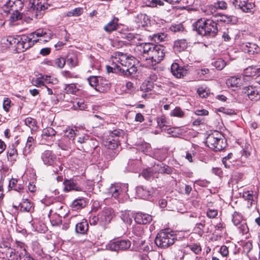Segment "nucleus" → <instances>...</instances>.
<instances>
[{
	"instance_id": "nucleus-1",
	"label": "nucleus",
	"mask_w": 260,
	"mask_h": 260,
	"mask_svg": "<svg viewBox=\"0 0 260 260\" xmlns=\"http://www.w3.org/2000/svg\"><path fill=\"white\" fill-rule=\"evenodd\" d=\"M111 71L114 73H122L126 76L136 73L137 67L134 64V57L121 52H116L111 57Z\"/></svg>"
},
{
	"instance_id": "nucleus-2",
	"label": "nucleus",
	"mask_w": 260,
	"mask_h": 260,
	"mask_svg": "<svg viewBox=\"0 0 260 260\" xmlns=\"http://www.w3.org/2000/svg\"><path fill=\"white\" fill-rule=\"evenodd\" d=\"M197 30L202 36L212 35L214 36L218 31L216 23L212 19H201L197 23Z\"/></svg>"
},
{
	"instance_id": "nucleus-3",
	"label": "nucleus",
	"mask_w": 260,
	"mask_h": 260,
	"mask_svg": "<svg viewBox=\"0 0 260 260\" xmlns=\"http://www.w3.org/2000/svg\"><path fill=\"white\" fill-rule=\"evenodd\" d=\"M207 145L210 148L220 151L225 147L226 143L222 135L217 132L210 134L206 139Z\"/></svg>"
},
{
	"instance_id": "nucleus-4",
	"label": "nucleus",
	"mask_w": 260,
	"mask_h": 260,
	"mask_svg": "<svg viewBox=\"0 0 260 260\" xmlns=\"http://www.w3.org/2000/svg\"><path fill=\"white\" fill-rule=\"evenodd\" d=\"M165 48L160 45L152 44L147 62L149 66H153L161 61L165 56Z\"/></svg>"
},
{
	"instance_id": "nucleus-5",
	"label": "nucleus",
	"mask_w": 260,
	"mask_h": 260,
	"mask_svg": "<svg viewBox=\"0 0 260 260\" xmlns=\"http://www.w3.org/2000/svg\"><path fill=\"white\" fill-rule=\"evenodd\" d=\"M175 240L174 236L167 230H165L157 234L155 243L158 247L165 248L173 245L175 242Z\"/></svg>"
},
{
	"instance_id": "nucleus-6",
	"label": "nucleus",
	"mask_w": 260,
	"mask_h": 260,
	"mask_svg": "<svg viewBox=\"0 0 260 260\" xmlns=\"http://www.w3.org/2000/svg\"><path fill=\"white\" fill-rule=\"evenodd\" d=\"M152 44L146 43L136 45L135 48L136 55L142 61H146L147 63Z\"/></svg>"
},
{
	"instance_id": "nucleus-7",
	"label": "nucleus",
	"mask_w": 260,
	"mask_h": 260,
	"mask_svg": "<svg viewBox=\"0 0 260 260\" xmlns=\"http://www.w3.org/2000/svg\"><path fill=\"white\" fill-rule=\"evenodd\" d=\"M38 41L36 40L35 37L30 36V34L29 36H22L18 41L17 47L21 51H24L32 46Z\"/></svg>"
},
{
	"instance_id": "nucleus-8",
	"label": "nucleus",
	"mask_w": 260,
	"mask_h": 260,
	"mask_svg": "<svg viewBox=\"0 0 260 260\" xmlns=\"http://www.w3.org/2000/svg\"><path fill=\"white\" fill-rule=\"evenodd\" d=\"M232 221L235 225L238 226L243 234L248 232L249 229L243 220L242 215L238 212H235L233 214Z\"/></svg>"
},
{
	"instance_id": "nucleus-9",
	"label": "nucleus",
	"mask_w": 260,
	"mask_h": 260,
	"mask_svg": "<svg viewBox=\"0 0 260 260\" xmlns=\"http://www.w3.org/2000/svg\"><path fill=\"white\" fill-rule=\"evenodd\" d=\"M231 1L236 8L240 9L245 13L251 12L254 7V4L252 2H248L247 0Z\"/></svg>"
},
{
	"instance_id": "nucleus-10",
	"label": "nucleus",
	"mask_w": 260,
	"mask_h": 260,
	"mask_svg": "<svg viewBox=\"0 0 260 260\" xmlns=\"http://www.w3.org/2000/svg\"><path fill=\"white\" fill-rule=\"evenodd\" d=\"M49 5L47 4L46 0H32L31 7L34 11H36V16H42L41 11L48 9Z\"/></svg>"
},
{
	"instance_id": "nucleus-11",
	"label": "nucleus",
	"mask_w": 260,
	"mask_h": 260,
	"mask_svg": "<svg viewBox=\"0 0 260 260\" xmlns=\"http://www.w3.org/2000/svg\"><path fill=\"white\" fill-rule=\"evenodd\" d=\"M131 246V242L128 240H119L112 242L109 244V248L112 251L126 250Z\"/></svg>"
},
{
	"instance_id": "nucleus-12",
	"label": "nucleus",
	"mask_w": 260,
	"mask_h": 260,
	"mask_svg": "<svg viewBox=\"0 0 260 260\" xmlns=\"http://www.w3.org/2000/svg\"><path fill=\"white\" fill-rule=\"evenodd\" d=\"M241 49L249 55H253L260 52V48L255 43L246 42L241 44Z\"/></svg>"
},
{
	"instance_id": "nucleus-13",
	"label": "nucleus",
	"mask_w": 260,
	"mask_h": 260,
	"mask_svg": "<svg viewBox=\"0 0 260 260\" xmlns=\"http://www.w3.org/2000/svg\"><path fill=\"white\" fill-rule=\"evenodd\" d=\"M243 92L250 100L257 101L260 99V94L255 87H245Z\"/></svg>"
},
{
	"instance_id": "nucleus-14",
	"label": "nucleus",
	"mask_w": 260,
	"mask_h": 260,
	"mask_svg": "<svg viewBox=\"0 0 260 260\" xmlns=\"http://www.w3.org/2000/svg\"><path fill=\"white\" fill-rule=\"evenodd\" d=\"M114 216V213L113 210L107 208L102 212L100 218L102 221L105 222V224H108L110 222Z\"/></svg>"
},
{
	"instance_id": "nucleus-15",
	"label": "nucleus",
	"mask_w": 260,
	"mask_h": 260,
	"mask_svg": "<svg viewBox=\"0 0 260 260\" xmlns=\"http://www.w3.org/2000/svg\"><path fill=\"white\" fill-rule=\"evenodd\" d=\"M21 2L20 0H9L3 6V9L6 13L9 12L11 10L15 11L17 9L18 5H21Z\"/></svg>"
},
{
	"instance_id": "nucleus-16",
	"label": "nucleus",
	"mask_w": 260,
	"mask_h": 260,
	"mask_svg": "<svg viewBox=\"0 0 260 260\" xmlns=\"http://www.w3.org/2000/svg\"><path fill=\"white\" fill-rule=\"evenodd\" d=\"M135 220L139 224H145L151 221L152 217L147 214L138 213L136 214Z\"/></svg>"
},
{
	"instance_id": "nucleus-17",
	"label": "nucleus",
	"mask_w": 260,
	"mask_h": 260,
	"mask_svg": "<svg viewBox=\"0 0 260 260\" xmlns=\"http://www.w3.org/2000/svg\"><path fill=\"white\" fill-rule=\"evenodd\" d=\"M64 185V191H69L71 190L81 191V188L72 180L66 179L63 181Z\"/></svg>"
},
{
	"instance_id": "nucleus-18",
	"label": "nucleus",
	"mask_w": 260,
	"mask_h": 260,
	"mask_svg": "<svg viewBox=\"0 0 260 260\" xmlns=\"http://www.w3.org/2000/svg\"><path fill=\"white\" fill-rule=\"evenodd\" d=\"M135 21L138 24L139 27H145L150 22L148 16L144 14L137 15Z\"/></svg>"
},
{
	"instance_id": "nucleus-19",
	"label": "nucleus",
	"mask_w": 260,
	"mask_h": 260,
	"mask_svg": "<svg viewBox=\"0 0 260 260\" xmlns=\"http://www.w3.org/2000/svg\"><path fill=\"white\" fill-rule=\"evenodd\" d=\"M171 72L173 75L176 78H181L186 73V70L179 67L177 63H174L171 66Z\"/></svg>"
},
{
	"instance_id": "nucleus-20",
	"label": "nucleus",
	"mask_w": 260,
	"mask_h": 260,
	"mask_svg": "<svg viewBox=\"0 0 260 260\" xmlns=\"http://www.w3.org/2000/svg\"><path fill=\"white\" fill-rule=\"evenodd\" d=\"M136 191L138 196L143 199H147L151 196V191L142 186L137 187Z\"/></svg>"
},
{
	"instance_id": "nucleus-21",
	"label": "nucleus",
	"mask_w": 260,
	"mask_h": 260,
	"mask_svg": "<svg viewBox=\"0 0 260 260\" xmlns=\"http://www.w3.org/2000/svg\"><path fill=\"white\" fill-rule=\"evenodd\" d=\"M245 74L247 76H260V66L249 67L246 69Z\"/></svg>"
},
{
	"instance_id": "nucleus-22",
	"label": "nucleus",
	"mask_w": 260,
	"mask_h": 260,
	"mask_svg": "<svg viewBox=\"0 0 260 260\" xmlns=\"http://www.w3.org/2000/svg\"><path fill=\"white\" fill-rule=\"evenodd\" d=\"M46 35V39L51 38L52 35L50 31H46L43 29H38L36 31L30 34V36H34L35 37V39L37 38H41Z\"/></svg>"
},
{
	"instance_id": "nucleus-23",
	"label": "nucleus",
	"mask_w": 260,
	"mask_h": 260,
	"mask_svg": "<svg viewBox=\"0 0 260 260\" xmlns=\"http://www.w3.org/2000/svg\"><path fill=\"white\" fill-rule=\"evenodd\" d=\"M100 80L101 82L103 81V78L96 76H91L88 78V81L90 85L93 87H94L96 90L99 91L100 90L99 84Z\"/></svg>"
},
{
	"instance_id": "nucleus-24",
	"label": "nucleus",
	"mask_w": 260,
	"mask_h": 260,
	"mask_svg": "<svg viewBox=\"0 0 260 260\" xmlns=\"http://www.w3.org/2000/svg\"><path fill=\"white\" fill-rule=\"evenodd\" d=\"M117 21L118 19L114 18L112 21L104 26V30L107 32H111L116 30L118 26Z\"/></svg>"
},
{
	"instance_id": "nucleus-25",
	"label": "nucleus",
	"mask_w": 260,
	"mask_h": 260,
	"mask_svg": "<svg viewBox=\"0 0 260 260\" xmlns=\"http://www.w3.org/2000/svg\"><path fill=\"white\" fill-rule=\"evenodd\" d=\"M17 254L18 255L17 260H32L24 248H20L19 250L17 251Z\"/></svg>"
},
{
	"instance_id": "nucleus-26",
	"label": "nucleus",
	"mask_w": 260,
	"mask_h": 260,
	"mask_svg": "<svg viewBox=\"0 0 260 260\" xmlns=\"http://www.w3.org/2000/svg\"><path fill=\"white\" fill-rule=\"evenodd\" d=\"M187 46L186 40L181 39L177 40L174 43V48L176 51L181 52L185 50Z\"/></svg>"
},
{
	"instance_id": "nucleus-27",
	"label": "nucleus",
	"mask_w": 260,
	"mask_h": 260,
	"mask_svg": "<svg viewBox=\"0 0 260 260\" xmlns=\"http://www.w3.org/2000/svg\"><path fill=\"white\" fill-rule=\"evenodd\" d=\"M67 64L71 68H73L78 64L77 56L74 54H70L67 58Z\"/></svg>"
},
{
	"instance_id": "nucleus-28",
	"label": "nucleus",
	"mask_w": 260,
	"mask_h": 260,
	"mask_svg": "<svg viewBox=\"0 0 260 260\" xmlns=\"http://www.w3.org/2000/svg\"><path fill=\"white\" fill-rule=\"evenodd\" d=\"M21 210L23 212H30L32 208V204L27 199H24L20 204Z\"/></svg>"
},
{
	"instance_id": "nucleus-29",
	"label": "nucleus",
	"mask_w": 260,
	"mask_h": 260,
	"mask_svg": "<svg viewBox=\"0 0 260 260\" xmlns=\"http://www.w3.org/2000/svg\"><path fill=\"white\" fill-rule=\"evenodd\" d=\"M226 84L232 87H238L241 84V79L236 77H231L226 81Z\"/></svg>"
},
{
	"instance_id": "nucleus-30",
	"label": "nucleus",
	"mask_w": 260,
	"mask_h": 260,
	"mask_svg": "<svg viewBox=\"0 0 260 260\" xmlns=\"http://www.w3.org/2000/svg\"><path fill=\"white\" fill-rule=\"evenodd\" d=\"M88 227L86 221H83L76 224V230L78 233L84 234L87 231Z\"/></svg>"
},
{
	"instance_id": "nucleus-31",
	"label": "nucleus",
	"mask_w": 260,
	"mask_h": 260,
	"mask_svg": "<svg viewBox=\"0 0 260 260\" xmlns=\"http://www.w3.org/2000/svg\"><path fill=\"white\" fill-rule=\"evenodd\" d=\"M34 139L32 137H28L27 140L25 147L23 150V154L26 155L32 150V145L34 143Z\"/></svg>"
},
{
	"instance_id": "nucleus-32",
	"label": "nucleus",
	"mask_w": 260,
	"mask_h": 260,
	"mask_svg": "<svg viewBox=\"0 0 260 260\" xmlns=\"http://www.w3.org/2000/svg\"><path fill=\"white\" fill-rule=\"evenodd\" d=\"M85 205V202L83 199H77L74 200L71 206L75 210H78L83 208Z\"/></svg>"
},
{
	"instance_id": "nucleus-33",
	"label": "nucleus",
	"mask_w": 260,
	"mask_h": 260,
	"mask_svg": "<svg viewBox=\"0 0 260 260\" xmlns=\"http://www.w3.org/2000/svg\"><path fill=\"white\" fill-rule=\"evenodd\" d=\"M83 10L82 8H77L69 11L67 13L68 17L79 16L83 13Z\"/></svg>"
},
{
	"instance_id": "nucleus-34",
	"label": "nucleus",
	"mask_w": 260,
	"mask_h": 260,
	"mask_svg": "<svg viewBox=\"0 0 260 260\" xmlns=\"http://www.w3.org/2000/svg\"><path fill=\"white\" fill-rule=\"evenodd\" d=\"M104 144L106 146H107L109 149H116L119 145L117 140L114 139L106 141L104 142Z\"/></svg>"
},
{
	"instance_id": "nucleus-35",
	"label": "nucleus",
	"mask_w": 260,
	"mask_h": 260,
	"mask_svg": "<svg viewBox=\"0 0 260 260\" xmlns=\"http://www.w3.org/2000/svg\"><path fill=\"white\" fill-rule=\"evenodd\" d=\"M218 20L229 23L232 22L233 21H235L236 18L233 16L221 15L219 16V19H218Z\"/></svg>"
},
{
	"instance_id": "nucleus-36",
	"label": "nucleus",
	"mask_w": 260,
	"mask_h": 260,
	"mask_svg": "<svg viewBox=\"0 0 260 260\" xmlns=\"http://www.w3.org/2000/svg\"><path fill=\"white\" fill-rule=\"evenodd\" d=\"M14 12L11 14L10 17V20L11 22H14L22 18V15L18 11V10L14 11Z\"/></svg>"
},
{
	"instance_id": "nucleus-37",
	"label": "nucleus",
	"mask_w": 260,
	"mask_h": 260,
	"mask_svg": "<svg viewBox=\"0 0 260 260\" xmlns=\"http://www.w3.org/2000/svg\"><path fill=\"white\" fill-rule=\"evenodd\" d=\"M65 90L68 93L75 94L78 90L77 86L74 84H71L66 85Z\"/></svg>"
},
{
	"instance_id": "nucleus-38",
	"label": "nucleus",
	"mask_w": 260,
	"mask_h": 260,
	"mask_svg": "<svg viewBox=\"0 0 260 260\" xmlns=\"http://www.w3.org/2000/svg\"><path fill=\"white\" fill-rule=\"evenodd\" d=\"M43 160L45 163L48 165H51L53 162V159L51 152L49 151L46 152L43 155Z\"/></svg>"
},
{
	"instance_id": "nucleus-39",
	"label": "nucleus",
	"mask_w": 260,
	"mask_h": 260,
	"mask_svg": "<svg viewBox=\"0 0 260 260\" xmlns=\"http://www.w3.org/2000/svg\"><path fill=\"white\" fill-rule=\"evenodd\" d=\"M126 38L128 41H131L132 44L137 45L138 41L140 40V36L138 35L129 34L126 36Z\"/></svg>"
},
{
	"instance_id": "nucleus-40",
	"label": "nucleus",
	"mask_w": 260,
	"mask_h": 260,
	"mask_svg": "<svg viewBox=\"0 0 260 260\" xmlns=\"http://www.w3.org/2000/svg\"><path fill=\"white\" fill-rule=\"evenodd\" d=\"M66 64V59L63 57H58L54 61V66L59 68H62Z\"/></svg>"
},
{
	"instance_id": "nucleus-41",
	"label": "nucleus",
	"mask_w": 260,
	"mask_h": 260,
	"mask_svg": "<svg viewBox=\"0 0 260 260\" xmlns=\"http://www.w3.org/2000/svg\"><path fill=\"white\" fill-rule=\"evenodd\" d=\"M225 61L221 59H218L213 63L214 66L218 70L223 69L225 67Z\"/></svg>"
},
{
	"instance_id": "nucleus-42",
	"label": "nucleus",
	"mask_w": 260,
	"mask_h": 260,
	"mask_svg": "<svg viewBox=\"0 0 260 260\" xmlns=\"http://www.w3.org/2000/svg\"><path fill=\"white\" fill-rule=\"evenodd\" d=\"M74 106L75 108H78L80 110H84L86 108V105L84 103V101L83 99L75 101L74 102Z\"/></svg>"
},
{
	"instance_id": "nucleus-43",
	"label": "nucleus",
	"mask_w": 260,
	"mask_h": 260,
	"mask_svg": "<svg viewBox=\"0 0 260 260\" xmlns=\"http://www.w3.org/2000/svg\"><path fill=\"white\" fill-rule=\"evenodd\" d=\"M17 156V152L16 149L12 148L8 150V158L11 161L15 160Z\"/></svg>"
},
{
	"instance_id": "nucleus-44",
	"label": "nucleus",
	"mask_w": 260,
	"mask_h": 260,
	"mask_svg": "<svg viewBox=\"0 0 260 260\" xmlns=\"http://www.w3.org/2000/svg\"><path fill=\"white\" fill-rule=\"evenodd\" d=\"M24 122H25V124L31 129H33L36 126V120L32 118H30V117L26 118L25 119Z\"/></svg>"
},
{
	"instance_id": "nucleus-45",
	"label": "nucleus",
	"mask_w": 260,
	"mask_h": 260,
	"mask_svg": "<svg viewBox=\"0 0 260 260\" xmlns=\"http://www.w3.org/2000/svg\"><path fill=\"white\" fill-rule=\"evenodd\" d=\"M204 11L207 15L213 14L216 11L215 5H209L205 7Z\"/></svg>"
},
{
	"instance_id": "nucleus-46",
	"label": "nucleus",
	"mask_w": 260,
	"mask_h": 260,
	"mask_svg": "<svg viewBox=\"0 0 260 260\" xmlns=\"http://www.w3.org/2000/svg\"><path fill=\"white\" fill-rule=\"evenodd\" d=\"M171 116H176L178 117H182L184 115V112L179 108H175L171 113Z\"/></svg>"
},
{
	"instance_id": "nucleus-47",
	"label": "nucleus",
	"mask_w": 260,
	"mask_h": 260,
	"mask_svg": "<svg viewBox=\"0 0 260 260\" xmlns=\"http://www.w3.org/2000/svg\"><path fill=\"white\" fill-rule=\"evenodd\" d=\"M11 101L7 98H5L3 101V107L4 110L8 112L10 107H11Z\"/></svg>"
},
{
	"instance_id": "nucleus-48",
	"label": "nucleus",
	"mask_w": 260,
	"mask_h": 260,
	"mask_svg": "<svg viewBox=\"0 0 260 260\" xmlns=\"http://www.w3.org/2000/svg\"><path fill=\"white\" fill-rule=\"evenodd\" d=\"M43 133L44 135L47 136H53L56 134V132L52 127H47L44 129Z\"/></svg>"
},
{
	"instance_id": "nucleus-49",
	"label": "nucleus",
	"mask_w": 260,
	"mask_h": 260,
	"mask_svg": "<svg viewBox=\"0 0 260 260\" xmlns=\"http://www.w3.org/2000/svg\"><path fill=\"white\" fill-rule=\"evenodd\" d=\"M122 219L125 223L131 224L132 222V218L130 216L129 213L125 212L122 215Z\"/></svg>"
},
{
	"instance_id": "nucleus-50",
	"label": "nucleus",
	"mask_w": 260,
	"mask_h": 260,
	"mask_svg": "<svg viewBox=\"0 0 260 260\" xmlns=\"http://www.w3.org/2000/svg\"><path fill=\"white\" fill-rule=\"evenodd\" d=\"M216 9H226L227 8V4L224 1H218L214 4Z\"/></svg>"
},
{
	"instance_id": "nucleus-51",
	"label": "nucleus",
	"mask_w": 260,
	"mask_h": 260,
	"mask_svg": "<svg viewBox=\"0 0 260 260\" xmlns=\"http://www.w3.org/2000/svg\"><path fill=\"white\" fill-rule=\"evenodd\" d=\"M188 247L195 254H199L201 251V248L200 246L194 244L193 245H189Z\"/></svg>"
},
{
	"instance_id": "nucleus-52",
	"label": "nucleus",
	"mask_w": 260,
	"mask_h": 260,
	"mask_svg": "<svg viewBox=\"0 0 260 260\" xmlns=\"http://www.w3.org/2000/svg\"><path fill=\"white\" fill-rule=\"evenodd\" d=\"M64 135L69 138H72L75 135V131L72 128H68L64 132Z\"/></svg>"
},
{
	"instance_id": "nucleus-53",
	"label": "nucleus",
	"mask_w": 260,
	"mask_h": 260,
	"mask_svg": "<svg viewBox=\"0 0 260 260\" xmlns=\"http://www.w3.org/2000/svg\"><path fill=\"white\" fill-rule=\"evenodd\" d=\"M152 171H151L150 169L149 168L143 170L141 173V175L145 178L147 179L152 175Z\"/></svg>"
},
{
	"instance_id": "nucleus-54",
	"label": "nucleus",
	"mask_w": 260,
	"mask_h": 260,
	"mask_svg": "<svg viewBox=\"0 0 260 260\" xmlns=\"http://www.w3.org/2000/svg\"><path fill=\"white\" fill-rule=\"evenodd\" d=\"M217 215V211L214 209H209L207 212V215L210 218H214Z\"/></svg>"
},
{
	"instance_id": "nucleus-55",
	"label": "nucleus",
	"mask_w": 260,
	"mask_h": 260,
	"mask_svg": "<svg viewBox=\"0 0 260 260\" xmlns=\"http://www.w3.org/2000/svg\"><path fill=\"white\" fill-rule=\"evenodd\" d=\"M166 36L164 34H155L153 36V38L155 41L161 42L164 40Z\"/></svg>"
},
{
	"instance_id": "nucleus-56",
	"label": "nucleus",
	"mask_w": 260,
	"mask_h": 260,
	"mask_svg": "<svg viewBox=\"0 0 260 260\" xmlns=\"http://www.w3.org/2000/svg\"><path fill=\"white\" fill-rule=\"evenodd\" d=\"M220 253L223 256H226L229 254L228 247L224 245L222 246L220 249Z\"/></svg>"
},
{
	"instance_id": "nucleus-57",
	"label": "nucleus",
	"mask_w": 260,
	"mask_h": 260,
	"mask_svg": "<svg viewBox=\"0 0 260 260\" xmlns=\"http://www.w3.org/2000/svg\"><path fill=\"white\" fill-rule=\"evenodd\" d=\"M157 124L159 127L162 129L164 127L166 126L165 119L164 118H158L157 120Z\"/></svg>"
},
{
	"instance_id": "nucleus-58",
	"label": "nucleus",
	"mask_w": 260,
	"mask_h": 260,
	"mask_svg": "<svg viewBox=\"0 0 260 260\" xmlns=\"http://www.w3.org/2000/svg\"><path fill=\"white\" fill-rule=\"evenodd\" d=\"M243 198L248 201L253 200V196L249 191L244 192L243 193Z\"/></svg>"
},
{
	"instance_id": "nucleus-59",
	"label": "nucleus",
	"mask_w": 260,
	"mask_h": 260,
	"mask_svg": "<svg viewBox=\"0 0 260 260\" xmlns=\"http://www.w3.org/2000/svg\"><path fill=\"white\" fill-rule=\"evenodd\" d=\"M195 114L197 115H207L208 114V111L206 110H197L195 111Z\"/></svg>"
},
{
	"instance_id": "nucleus-60",
	"label": "nucleus",
	"mask_w": 260,
	"mask_h": 260,
	"mask_svg": "<svg viewBox=\"0 0 260 260\" xmlns=\"http://www.w3.org/2000/svg\"><path fill=\"white\" fill-rule=\"evenodd\" d=\"M155 1H156V0H146L145 4L147 7H156V3Z\"/></svg>"
},
{
	"instance_id": "nucleus-61",
	"label": "nucleus",
	"mask_w": 260,
	"mask_h": 260,
	"mask_svg": "<svg viewBox=\"0 0 260 260\" xmlns=\"http://www.w3.org/2000/svg\"><path fill=\"white\" fill-rule=\"evenodd\" d=\"M17 183V180L15 178H12L9 182V186L11 188H15Z\"/></svg>"
},
{
	"instance_id": "nucleus-62",
	"label": "nucleus",
	"mask_w": 260,
	"mask_h": 260,
	"mask_svg": "<svg viewBox=\"0 0 260 260\" xmlns=\"http://www.w3.org/2000/svg\"><path fill=\"white\" fill-rule=\"evenodd\" d=\"M113 187H111V189H110V190H111L110 191L112 193V196L114 198H117L118 197V195H119L118 189H116V188H114V191H113Z\"/></svg>"
},
{
	"instance_id": "nucleus-63",
	"label": "nucleus",
	"mask_w": 260,
	"mask_h": 260,
	"mask_svg": "<svg viewBox=\"0 0 260 260\" xmlns=\"http://www.w3.org/2000/svg\"><path fill=\"white\" fill-rule=\"evenodd\" d=\"M222 163L224 164L225 168H230L232 164L231 161L227 160L226 157H225L222 159Z\"/></svg>"
},
{
	"instance_id": "nucleus-64",
	"label": "nucleus",
	"mask_w": 260,
	"mask_h": 260,
	"mask_svg": "<svg viewBox=\"0 0 260 260\" xmlns=\"http://www.w3.org/2000/svg\"><path fill=\"white\" fill-rule=\"evenodd\" d=\"M144 117L141 113H137L135 117V120L139 122H142L144 120Z\"/></svg>"
}]
</instances>
